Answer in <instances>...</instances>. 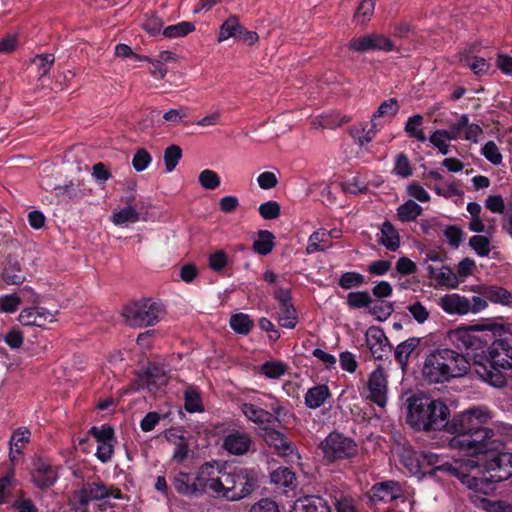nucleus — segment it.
<instances>
[{
  "label": "nucleus",
  "instance_id": "6e6552de",
  "mask_svg": "<svg viewBox=\"0 0 512 512\" xmlns=\"http://www.w3.org/2000/svg\"><path fill=\"white\" fill-rule=\"evenodd\" d=\"M320 449L328 462L350 459L358 452L357 445L352 439L335 432L321 442Z\"/></svg>",
  "mask_w": 512,
  "mask_h": 512
},
{
  "label": "nucleus",
  "instance_id": "72a5a7b5",
  "mask_svg": "<svg viewBox=\"0 0 512 512\" xmlns=\"http://www.w3.org/2000/svg\"><path fill=\"white\" fill-rule=\"evenodd\" d=\"M140 213L132 206L128 205L119 211L113 212L112 222L115 225H123L125 223H135L139 221Z\"/></svg>",
  "mask_w": 512,
  "mask_h": 512
},
{
  "label": "nucleus",
  "instance_id": "338daca9",
  "mask_svg": "<svg viewBox=\"0 0 512 512\" xmlns=\"http://www.w3.org/2000/svg\"><path fill=\"white\" fill-rule=\"evenodd\" d=\"M398 111V103L397 100L391 98L389 100L384 101L378 108V110L374 113L372 119L376 117H381L385 115H395Z\"/></svg>",
  "mask_w": 512,
  "mask_h": 512
},
{
  "label": "nucleus",
  "instance_id": "774afa93",
  "mask_svg": "<svg viewBox=\"0 0 512 512\" xmlns=\"http://www.w3.org/2000/svg\"><path fill=\"white\" fill-rule=\"evenodd\" d=\"M257 183L260 188L268 190L277 186L278 178L274 172L266 171L258 175Z\"/></svg>",
  "mask_w": 512,
  "mask_h": 512
},
{
  "label": "nucleus",
  "instance_id": "dca6fc26",
  "mask_svg": "<svg viewBox=\"0 0 512 512\" xmlns=\"http://www.w3.org/2000/svg\"><path fill=\"white\" fill-rule=\"evenodd\" d=\"M32 479L37 487L45 489L55 483L57 480V472L47 461L38 458L34 461Z\"/></svg>",
  "mask_w": 512,
  "mask_h": 512
},
{
  "label": "nucleus",
  "instance_id": "bb28decb",
  "mask_svg": "<svg viewBox=\"0 0 512 512\" xmlns=\"http://www.w3.org/2000/svg\"><path fill=\"white\" fill-rule=\"evenodd\" d=\"M402 463L413 475H422L420 452L403 447L400 453Z\"/></svg>",
  "mask_w": 512,
  "mask_h": 512
},
{
  "label": "nucleus",
  "instance_id": "f704fd0d",
  "mask_svg": "<svg viewBox=\"0 0 512 512\" xmlns=\"http://www.w3.org/2000/svg\"><path fill=\"white\" fill-rule=\"evenodd\" d=\"M422 212V208L413 200H408L397 209V214L402 222L415 220Z\"/></svg>",
  "mask_w": 512,
  "mask_h": 512
},
{
  "label": "nucleus",
  "instance_id": "4468645a",
  "mask_svg": "<svg viewBox=\"0 0 512 512\" xmlns=\"http://www.w3.org/2000/svg\"><path fill=\"white\" fill-rule=\"evenodd\" d=\"M56 314L57 311L52 313L43 307L26 308L20 312L18 320L25 326L45 327L55 321Z\"/></svg>",
  "mask_w": 512,
  "mask_h": 512
},
{
  "label": "nucleus",
  "instance_id": "20e7f679",
  "mask_svg": "<svg viewBox=\"0 0 512 512\" xmlns=\"http://www.w3.org/2000/svg\"><path fill=\"white\" fill-rule=\"evenodd\" d=\"M475 372L495 387H503L506 378L501 370L512 368V345L506 340H496L488 349V355L475 360Z\"/></svg>",
  "mask_w": 512,
  "mask_h": 512
},
{
  "label": "nucleus",
  "instance_id": "6e6d98bb",
  "mask_svg": "<svg viewBox=\"0 0 512 512\" xmlns=\"http://www.w3.org/2000/svg\"><path fill=\"white\" fill-rule=\"evenodd\" d=\"M460 62L463 65L469 66L476 75L486 73L490 67L484 58H475L473 62H470L468 56L462 54L460 55Z\"/></svg>",
  "mask_w": 512,
  "mask_h": 512
},
{
  "label": "nucleus",
  "instance_id": "c03bdc74",
  "mask_svg": "<svg viewBox=\"0 0 512 512\" xmlns=\"http://www.w3.org/2000/svg\"><path fill=\"white\" fill-rule=\"evenodd\" d=\"M435 279L440 285L447 286L449 288H456L459 284L457 274L447 266H443L439 270L435 275Z\"/></svg>",
  "mask_w": 512,
  "mask_h": 512
},
{
  "label": "nucleus",
  "instance_id": "2f4dec72",
  "mask_svg": "<svg viewBox=\"0 0 512 512\" xmlns=\"http://www.w3.org/2000/svg\"><path fill=\"white\" fill-rule=\"evenodd\" d=\"M350 134L352 137L357 139L360 146H363L364 143L370 142L374 138L376 134V124L374 123V120L371 119L369 124L352 127L350 129Z\"/></svg>",
  "mask_w": 512,
  "mask_h": 512
},
{
  "label": "nucleus",
  "instance_id": "f3484780",
  "mask_svg": "<svg viewBox=\"0 0 512 512\" xmlns=\"http://www.w3.org/2000/svg\"><path fill=\"white\" fill-rule=\"evenodd\" d=\"M366 343L375 359H382L389 347L388 339L380 328L372 327L366 333Z\"/></svg>",
  "mask_w": 512,
  "mask_h": 512
},
{
  "label": "nucleus",
  "instance_id": "f03ea898",
  "mask_svg": "<svg viewBox=\"0 0 512 512\" xmlns=\"http://www.w3.org/2000/svg\"><path fill=\"white\" fill-rule=\"evenodd\" d=\"M492 432V444L486 449H459L471 457L461 458L452 463H444L436 467L439 471L447 472L457 477L463 485L476 493L488 494L492 483L507 480L512 476V454L502 452L504 443L497 437L495 430L486 424Z\"/></svg>",
  "mask_w": 512,
  "mask_h": 512
},
{
  "label": "nucleus",
  "instance_id": "f257e3e1",
  "mask_svg": "<svg viewBox=\"0 0 512 512\" xmlns=\"http://www.w3.org/2000/svg\"><path fill=\"white\" fill-rule=\"evenodd\" d=\"M407 422L417 430L434 431L444 429L451 437V449H476L481 451L492 444V432L486 428L491 419L485 407H472L449 420L450 410L440 399L419 392L406 399Z\"/></svg>",
  "mask_w": 512,
  "mask_h": 512
},
{
  "label": "nucleus",
  "instance_id": "bf43d9fd",
  "mask_svg": "<svg viewBox=\"0 0 512 512\" xmlns=\"http://www.w3.org/2000/svg\"><path fill=\"white\" fill-rule=\"evenodd\" d=\"M327 233L325 231H315L309 237V243L306 247V253L312 254L316 251H324L325 247L319 243L326 240Z\"/></svg>",
  "mask_w": 512,
  "mask_h": 512
},
{
  "label": "nucleus",
  "instance_id": "ea45409f",
  "mask_svg": "<svg viewBox=\"0 0 512 512\" xmlns=\"http://www.w3.org/2000/svg\"><path fill=\"white\" fill-rule=\"evenodd\" d=\"M230 326L236 333L245 335L248 334L253 327V321L247 314L238 313L231 317Z\"/></svg>",
  "mask_w": 512,
  "mask_h": 512
},
{
  "label": "nucleus",
  "instance_id": "49530a36",
  "mask_svg": "<svg viewBox=\"0 0 512 512\" xmlns=\"http://www.w3.org/2000/svg\"><path fill=\"white\" fill-rule=\"evenodd\" d=\"M287 370V366L279 361H268L260 367L261 373L266 377L277 379L281 377Z\"/></svg>",
  "mask_w": 512,
  "mask_h": 512
},
{
  "label": "nucleus",
  "instance_id": "5fc2aeb1",
  "mask_svg": "<svg viewBox=\"0 0 512 512\" xmlns=\"http://www.w3.org/2000/svg\"><path fill=\"white\" fill-rule=\"evenodd\" d=\"M448 134L446 130H436L429 137V141L434 145L441 154L446 155L449 152V145L447 144Z\"/></svg>",
  "mask_w": 512,
  "mask_h": 512
},
{
  "label": "nucleus",
  "instance_id": "a211bd4d",
  "mask_svg": "<svg viewBox=\"0 0 512 512\" xmlns=\"http://www.w3.org/2000/svg\"><path fill=\"white\" fill-rule=\"evenodd\" d=\"M421 341L422 338L420 337H410L396 346L394 350V358L400 365L403 372L407 370L409 358L420 346Z\"/></svg>",
  "mask_w": 512,
  "mask_h": 512
},
{
  "label": "nucleus",
  "instance_id": "7ed1b4c3",
  "mask_svg": "<svg viewBox=\"0 0 512 512\" xmlns=\"http://www.w3.org/2000/svg\"><path fill=\"white\" fill-rule=\"evenodd\" d=\"M209 493L229 501H238L249 496L257 487L256 474L251 470L238 469L227 471L217 463L209 462Z\"/></svg>",
  "mask_w": 512,
  "mask_h": 512
},
{
  "label": "nucleus",
  "instance_id": "e433bc0d",
  "mask_svg": "<svg viewBox=\"0 0 512 512\" xmlns=\"http://www.w3.org/2000/svg\"><path fill=\"white\" fill-rule=\"evenodd\" d=\"M171 437H174L173 443L175 446L172 460L177 463H182L188 458L189 451H190L189 450V442L182 435L176 436V435L172 434Z\"/></svg>",
  "mask_w": 512,
  "mask_h": 512
},
{
  "label": "nucleus",
  "instance_id": "4d7b16f0",
  "mask_svg": "<svg viewBox=\"0 0 512 512\" xmlns=\"http://www.w3.org/2000/svg\"><path fill=\"white\" fill-rule=\"evenodd\" d=\"M280 211V204L276 201H268L259 206V214L266 220L277 219Z\"/></svg>",
  "mask_w": 512,
  "mask_h": 512
},
{
  "label": "nucleus",
  "instance_id": "0e129e2a",
  "mask_svg": "<svg viewBox=\"0 0 512 512\" xmlns=\"http://www.w3.org/2000/svg\"><path fill=\"white\" fill-rule=\"evenodd\" d=\"M249 512H279V508L274 500L263 498L254 503Z\"/></svg>",
  "mask_w": 512,
  "mask_h": 512
},
{
  "label": "nucleus",
  "instance_id": "cd10ccee",
  "mask_svg": "<svg viewBox=\"0 0 512 512\" xmlns=\"http://www.w3.org/2000/svg\"><path fill=\"white\" fill-rule=\"evenodd\" d=\"M330 396L326 385H318L309 389L305 395V403L309 408L316 409L320 407Z\"/></svg>",
  "mask_w": 512,
  "mask_h": 512
},
{
  "label": "nucleus",
  "instance_id": "e2e57ef3",
  "mask_svg": "<svg viewBox=\"0 0 512 512\" xmlns=\"http://www.w3.org/2000/svg\"><path fill=\"white\" fill-rule=\"evenodd\" d=\"M89 434H91L98 443H103L113 441L114 430L110 426H103L102 428L92 427L89 430Z\"/></svg>",
  "mask_w": 512,
  "mask_h": 512
},
{
  "label": "nucleus",
  "instance_id": "f8f14e48",
  "mask_svg": "<svg viewBox=\"0 0 512 512\" xmlns=\"http://www.w3.org/2000/svg\"><path fill=\"white\" fill-rule=\"evenodd\" d=\"M367 387L369 390L368 399L380 407H384L387 402V377L384 369L378 367L369 376Z\"/></svg>",
  "mask_w": 512,
  "mask_h": 512
},
{
  "label": "nucleus",
  "instance_id": "052dcab7",
  "mask_svg": "<svg viewBox=\"0 0 512 512\" xmlns=\"http://www.w3.org/2000/svg\"><path fill=\"white\" fill-rule=\"evenodd\" d=\"M22 303V297L18 294H10L0 298V310L7 313H12L17 310L18 306Z\"/></svg>",
  "mask_w": 512,
  "mask_h": 512
},
{
  "label": "nucleus",
  "instance_id": "39448f33",
  "mask_svg": "<svg viewBox=\"0 0 512 512\" xmlns=\"http://www.w3.org/2000/svg\"><path fill=\"white\" fill-rule=\"evenodd\" d=\"M163 305L153 299L144 298L127 303L121 315L125 323L133 328H144L157 324L163 317Z\"/></svg>",
  "mask_w": 512,
  "mask_h": 512
},
{
  "label": "nucleus",
  "instance_id": "aec40b11",
  "mask_svg": "<svg viewBox=\"0 0 512 512\" xmlns=\"http://www.w3.org/2000/svg\"><path fill=\"white\" fill-rule=\"evenodd\" d=\"M400 496V487L394 481L375 484L370 490V498L376 501L391 502Z\"/></svg>",
  "mask_w": 512,
  "mask_h": 512
},
{
  "label": "nucleus",
  "instance_id": "09e8293b",
  "mask_svg": "<svg viewBox=\"0 0 512 512\" xmlns=\"http://www.w3.org/2000/svg\"><path fill=\"white\" fill-rule=\"evenodd\" d=\"M185 409L191 413L203 410L200 394L191 387L185 390Z\"/></svg>",
  "mask_w": 512,
  "mask_h": 512
},
{
  "label": "nucleus",
  "instance_id": "de8ad7c7",
  "mask_svg": "<svg viewBox=\"0 0 512 512\" xmlns=\"http://www.w3.org/2000/svg\"><path fill=\"white\" fill-rule=\"evenodd\" d=\"M422 116L414 115L410 117L406 123L405 131L409 134L410 137L416 138L418 141L424 142L426 141V136L422 129H418L417 127L422 124Z\"/></svg>",
  "mask_w": 512,
  "mask_h": 512
},
{
  "label": "nucleus",
  "instance_id": "37998d69",
  "mask_svg": "<svg viewBox=\"0 0 512 512\" xmlns=\"http://www.w3.org/2000/svg\"><path fill=\"white\" fill-rule=\"evenodd\" d=\"M29 438H30V431L26 428H19L16 431H14V433L10 439L11 454L12 453L21 454L22 448L24 447V445L26 443L29 442Z\"/></svg>",
  "mask_w": 512,
  "mask_h": 512
},
{
  "label": "nucleus",
  "instance_id": "423d86ee",
  "mask_svg": "<svg viewBox=\"0 0 512 512\" xmlns=\"http://www.w3.org/2000/svg\"><path fill=\"white\" fill-rule=\"evenodd\" d=\"M261 406L251 403H244L241 406L243 414L256 424H272L274 422L281 423L288 415V411L281 403L269 396L266 401H261Z\"/></svg>",
  "mask_w": 512,
  "mask_h": 512
},
{
  "label": "nucleus",
  "instance_id": "9b49d317",
  "mask_svg": "<svg viewBox=\"0 0 512 512\" xmlns=\"http://www.w3.org/2000/svg\"><path fill=\"white\" fill-rule=\"evenodd\" d=\"M109 496L120 499L121 492L118 489L106 486L102 482L88 483L84 488L75 493V499L82 506L88 505L90 501L102 500Z\"/></svg>",
  "mask_w": 512,
  "mask_h": 512
},
{
  "label": "nucleus",
  "instance_id": "58836bf2",
  "mask_svg": "<svg viewBox=\"0 0 512 512\" xmlns=\"http://www.w3.org/2000/svg\"><path fill=\"white\" fill-rule=\"evenodd\" d=\"M195 30V26L191 22H180L163 29V35L167 38L184 37Z\"/></svg>",
  "mask_w": 512,
  "mask_h": 512
},
{
  "label": "nucleus",
  "instance_id": "8fccbe9b",
  "mask_svg": "<svg viewBox=\"0 0 512 512\" xmlns=\"http://www.w3.org/2000/svg\"><path fill=\"white\" fill-rule=\"evenodd\" d=\"M152 162V157L150 153L145 148H140L136 150L133 159H132V166L137 172H142Z\"/></svg>",
  "mask_w": 512,
  "mask_h": 512
},
{
  "label": "nucleus",
  "instance_id": "c756f323",
  "mask_svg": "<svg viewBox=\"0 0 512 512\" xmlns=\"http://www.w3.org/2000/svg\"><path fill=\"white\" fill-rule=\"evenodd\" d=\"M379 242L391 251H395L399 247V235L388 221L382 225Z\"/></svg>",
  "mask_w": 512,
  "mask_h": 512
},
{
  "label": "nucleus",
  "instance_id": "ddd939ff",
  "mask_svg": "<svg viewBox=\"0 0 512 512\" xmlns=\"http://www.w3.org/2000/svg\"><path fill=\"white\" fill-rule=\"evenodd\" d=\"M449 379L463 377L470 369L469 360L462 354L449 348H441Z\"/></svg>",
  "mask_w": 512,
  "mask_h": 512
},
{
  "label": "nucleus",
  "instance_id": "603ef678",
  "mask_svg": "<svg viewBox=\"0 0 512 512\" xmlns=\"http://www.w3.org/2000/svg\"><path fill=\"white\" fill-rule=\"evenodd\" d=\"M369 312L376 316L377 319L383 320L391 315L393 306L389 302L373 300V303L369 306Z\"/></svg>",
  "mask_w": 512,
  "mask_h": 512
},
{
  "label": "nucleus",
  "instance_id": "680f3d73",
  "mask_svg": "<svg viewBox=\"0 0 512 512\" xmlns=\"http://www.w3.org/2000/svg\"><path fill=\"white\" fill-rule=\"evenodd\" d=\"M55 57L53 54H41L34 57L33 62L38 66L41 76H45L50 71Z\"/></svg>",
  "mask_w": 512,
  "mask_h": 512
},
{
  "label": "nucleus",
  "instance_id": "3c124183",
  "mask_svg": "<svg viewBox=\"0 0 512 512\" xmlns=\"http://www.w3.org/2000/svg\"><path fill=\"white\" fill-rule=\"evenodd\" d=\"M470 247L481 257L489 255L490 252V241L487 237L482 235H476L469 240Z\"/></svg>",
  "mask_w": 512,
  "mask_h": 512
},
{
  "label": "nucleus",
  "instance_id": "7c9ffc66",
  "mask_svg": "<svg viewBox=\"0 0 512 512\" xmlns=\"http://www.w3.org/2000/svg\"><path fill=\"white\" fill-rule=\"evenodd\" d=\"M271 482L277 486L293 487L296 482L295 473L287 467H279L271 475Z\"/></svg>",
  "mask_w": 512,
  "mask_h": 512
},
{
  "label": "nucleus",
  "instance_id": "2eb2a0df",
  "mask_svg": "<svg viewBox=\"0 0 512 512\" xmlns=\"http://www.w3.org/2000/svg\"><path fill=\"white\" fill-rule=\"evenodd\" d=\"M261 437L264 441L282 456H288L293 453L294 446L291 441L282 432L271 428H262Z\"/></svg>",
  "mask_w": 512,
  "mask_h": 512
},
{
  "label": "nucleus",
  "instance_id": "393cba45",
  "mask_svg": "<svg viewBox=\"0 0 512 512\" xmlns=\"http://www.w3.org/2000/svg\"><path fill=\"white\" fill-rule=\"evenodd\" d=\"M480 294L492 303L505 306L512 305V292L503 287L495 285L484 286L481 288Z\"/></svg>",
  "mask_w": 512,
  "mask_h": 512
},
{
  "label": "nucleus",
  "instance_id": "a19ab883",
  "mask_svg": "<svg viewBox=\"0 0 512 512\" xmlns=\"http://www.w3.org/2000/svg\"><path fill=\"white\" fill-rule=\"evenodd\" d=\"M373 303V299L367 291L350 292L347 295V304L350 308L360 309L368 307Z\"/></svg>",
  "mask_w": 512,
  "mask_h": 512
},
{
  "label": "nucleus",
  "instance_id": "a18cd8bd",
  "mask_svg": "<svg viewBox=\"0 0 512 512\" xmlns=\"http://www.w3.org/2000/svg\"><path fill=\"white\" fill-rule=\"evenodd\" d=\"M198 181L202 188L208 190H214L220 186V177L218 174L210 169H205L200 172Z\"/></svg>",
  "mask_w": 512,
  "mask_h": 512
},
{
  "label": "nucleus",
  "instance_id": "5701e85b",
  "mask_svg": "<svg viewBox=\"0 0 512 512\" xmlns=\"http://www.w3.org/2000/svg\"><path fill=\"white\" fill-rule=\"evenodd\" d=\"M3 280L9 285H19L25 281L20 262L12 255L6 258L2 273Z\"/></svg>",
  "mask_w": 512,
  "mask_h": 512
},
{
  "label": "nucleus",
  "instance_id": "1a4fd4ad",
  "mask_svg": "<svg viewBox=\"0 0 512 512\" xmlns=\"http://www.w3.org/2000/svg\"><path fill=\"white\" fill-rule=\"evenodd\" d=\"M349 50L366 53L368 51L391 52L396 49L394 42L381 33H369L352 38L348 43Z\"/></svg>",
  "mask_w": 512,
  "mask_h": 512
},
{
  "label": "nucleus",
  "instance_id": "4c0bfd02",
  "mask_svg": "<svg viewBox=\"0 0 512 512\" xmlns=\"http://www.w3.org/2000/svg\"><path fill=\"white\" fill-rule=\"evenodd\" d=\"M350 120L348 117H343L341 120H337L333 116H320L312 120L311 125L315 130H324V129H336L340 127L343 123H346Z\"/></svg>",
  "mask_w": 512,
  "mask_h": 512
},
{
  "label": "nucleus",
  "instance_id": "4be33fe9",
  "mask_svg": "<svg viewBox=\"0 0 512 512\" xmlns=\"http://www.w3.org/2000/svg\"><path fill=\"white\" fill-rule=\"evenodd\" d=\"M251 439L245 433L234 432L228 434L223 442V447L231 454L243 455L250 447Z\"/></svg>",
  "mask_w": 512,
  "mask_h": 512
},
{
  "label": "nucleus",
  "instance_id": "13d9d810",
  "mask_svg": "<svg viewBox=\"0 0 512 512\" xmlns=\"http://www.w3.org/2000/svg\"><path fill=\"white\" fill-rule=\"evenodd\" d=\"M364 283V277L356 272H346L339 280V285L343 289H351L353 287L361 286Z\"/></svg>",
  "mask_w": 512,
  "mask_h": 512
},
{
  "label": "nucleus",
  "instance_id": "0eeeda50",
  "mask_svg": "<svg viewBox=\"0 0 512 512\" xmlns=\"http://www.w3.org/2000/svg\"><path fill=\"white\" fill-rule=\"evenodd\" d=\"M205 473L209 474V462L199 468L195 477L186 472L177 473L172 481L173 487L179 494L186 497L209 493V477L204 476Z\"/></svg>",
  "mask_w": 512,
  "mask_h": 512
},
{
  "label": "nucleus",
  "instance_id": "412c9836",
  "mask_svg": "<svg viewBox=\"0 0 512 512\" xmlns=\"http://www.w3.org/2000/svg\"><path fill=\"white\" fill-rule=\"evenodd\" d=\"M290 512H331V509L322 497L306 496L297 499Z\"/></svg>",
  "mask_w": 512,
  "mask_h": 512
},
{
  "label": "nucleus",
  "instance_id": "9d476101",
  "mask_svg": "<svg viewBox=\"0 0 512 512\" xmlns=\"http://www.w3.org/2000/svg\"><path fill=\"white\" fill-rule=\"evenodd\" d=\"M443 359L441 348H436L426 355L422 375L427 382L439 384L450 380Z\"/></svg>",
  "mask_w": 512,
  "mask_h": 512
},
{
  "label": "nucleus",
  "instance_id": "b1692460",
  "mask_svg": "<svg viewBox=\"0 0 512 512\" xmlns=\"http://www.w3.org/2000/svg\"><path fill=\"white\" fill-rule=\"evenodd\" d=\"M143 380L150 392H156L167 384L168 376L161 367L153 364L145 371Z\"/></svg>",
  "mask_w": 512,
  "mask_h": 512
},
{
  "label": "nucleus",
  "instance_id": "473e14b6",
  "mask_svg": "<svg viewBox=\"0 0 512 512\" xmlns=\"http://www.w3.org/2000/svg\"><path fill=\"white\" fill-rule=\"evenodd\" d=\"M274 235L268 230L258 232V239L254 241L253 249L260 255H267L274 246Z\"/></svg>",
  "mask_w": 512,
  "mask_h": 512
},
{
  "label": "nucleus",
  "instance_id": "6ab92c4d",
  "mask_svg": "<svg viewBox=\"0 0 512 512\" xmlns=\"http://www.w3.org/2000/svg\"><path fill=\"white\" fill-rule=\"evenodd\" d=\"M440 306L450 314L464 315L470 312V300L459 294H447L440 299Z\"/></svg>",
  "mask_w": 512,
  "mask_h": 512
},
{
  "label": "nucleus",
  "instance_id": "79ce46f5",
  "mask_svg": "<svg viewBox=\"0 0 512 512\" xmlns=\"http://www.w3.org/2000/svg\"><path fill=\"white\" fill-rule=\"evenodd\" d=\"M182 157V149L180 146L172 144L164 151V163L167 172H172L178 165Z\"/></svg>",
  "mask_w": 512,
  "mask_h": 512
},
{
  "label": "nucleus",
  "instance_id": "c85d7f7f",
  "mask_svg": "<svg viewBox=\"0 0 512 512\" xmlns=\"http://www.w3.org/2000/svg\"><path fill=\"white\" fill-rule=\"evenodd\" d=\"M241 26L238 16H229L220 26L217 41L221 43L231 37H237Z\"/></svg>",
  "mask_w": 512,
  "mask_h": 512
},
{
  "label": "nucleus",
  "instance_id": "c9c22d12",
  "mask_svg": "<svg viewBox=\"0 0 512 512\" xmlns=\"http://www.w3.org/2000/svg\"><path fill=\"white\" fill-rule=\"evenodd\" d=\"M278 321L285 328L292 329L296 326L297 313L292 303L280 305Z\"/></svg>",
  "mask_w": 512,
  "mask_h": 512
},
{
  "label": "nucleus",
  "instance_id": "864d4df0",
  "mask_svg": "<svg viewBox=\"0 0 512 512\" xmlns=\"http://www.w3.org/2000/svg\"><path fill=\"white\" fill-rule=\"evenodd\" d=\"M228 263V257L223 250H218L208 256V266L214 272H221Z\"/></svg>",
  "mask_w": 512,
  "mask_h": 512
},
{
  "label": "nucleus",
  "instance_id": "a878e982",
  "mask_svg": "<svg viewBox=\"0 0 512 512\" xmlns=\"http://www.w3.org/2000/svg\"><path fill=\"white\" fill-rule=\"evenodd\" d=\"M375 5V0H361L353 15V23L361 27L366 26L374 15Z\"/></svg>",
  "mask_w": 512,
  "mask_h": 512
},
{
  "label": "nucleus",
  "instance_id": "69168bd1",
  "mask_svg": "<svg viewBox=\"0 0 512 512\" xmlns=\"http://www.w3.org/2000/svg\"><path fill=\"white\" fill-rule=\"evenodd\" d=\"M483 155L488 159L491 163L497 165L502 161V156L499 152L497 145L493 141L487 142L483 149Z\"/></svg>",
  "mask_w": 512,
  "mask_h": 512
}]
</instances>
